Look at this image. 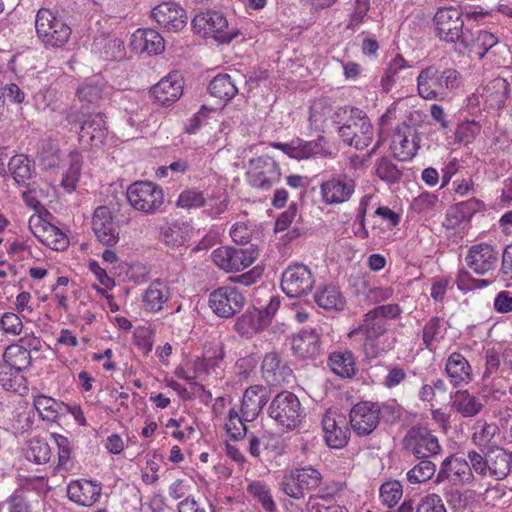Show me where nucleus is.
<instances>
[{"mask_svg": "<svg viewBox=\"0 0 512 512\" xmlns=\"http://www.w3.org/2000/svg\"><path fill=\"white\" fill-rule=\"evenodd\" d=\"M462 83V77L454 68L440 69L430 65L421 69L417 77V93L424 100L446 99Z\"/></svg>", "mask_w": 512, "mask_h": 512, "instance_id": "f257e3e1", "label": "nucleus"}, {"mask_svg": "<svg viewBox=\"0 0 512 512\" xmlns=\"http://www.w3.org/2000/svg\"><path fill=\"white\" fill-rule=\"evenodd\" d=\"M268 415L284 430L297 428L304 417L298 397L289 391H282L272 399Z\"/></svg>", "mask_w": 512, "mask_h": 512, "instance_id": "f03ea898", "label": "nucleus"}, {"mask_svg": "<svg viewBox=\"0 0 512 512\" xmlns=\"http://www.w3.org/2000/svg\"><path fill=\"white\" fill-rule=\"evenodd\" d=\"M35 29L39 40L46 47L64 46L72 33L71 28L61 18L45 8L37 12Z\"/></svg>", "mask_w": 512, "mask_h": 512, "instance_id": "7ed1b4c3", "label": "nucleus"}, {"mask_svg": "<svg viewBox=\"0 0 512 512\" xmlns=\"http://www.w3.org/2000/svg\"><path fill=\"white\" fill-rule=\"evenodd\" d=\"M438 37L447 43H459L468 48L469 36L464 31V20L458 8H439L434 16Z\"/></svg>", "mask_w": 512, "mask_h": 512, "instance_id": "20e7f679", "label": "nucleus"}, {"mask_svg": "<svg viewBox=\"0 0 512 512\" xmlns=\"http://www.w3.org/2000/svg\"><path fill=\"white\" fill-rule=\"evenodd\" d=\"M192 25L198 34L213 37L220 43H229L238 35V30L229 26L226 16L220 11L201 12L193 18Z\"/></svg>", "mask_w": 512, "mask_h": 512, "instance_id": "39448f33", "label": "nucleus"}, {"mask_svg": "<svg viewBox=\"0 0 512 512\" xmlns=\"http://www.w3.org/2000/svg\"><path fill=\"white\" fill-rule=\"evenodd\" d=\"M342 140L356 149L368 147L373 140V127L368 117L359 109H351L350 116L338 128Z\"/></svg>", "mask_w": 512, "mask_h": 512, "instance_id": "423d86ee", "label": "nucleus"}, {"mask_svg": "<svg viewBox=\"0 0 512 512\" xmlns=\"http://www.w3.org/2000/svg\"><path fill=\"white\" fill-rule=\"evenodd\" d=\"M388 330V322H383L374 314L368 311L362 320V323L349 332L348 337L353 338L358 334L364 335L362 349L367 359L378 357L386 349L380 343V337Z\"/></svg>", "mask_w": 512, "mask_h": 512, "instance_id": "0eeeda50", "label": "nucleus"}, {"mask_svg": "<svg viewBox=\"0 0 512 512\" xmlns=\"http://www.w3.org/2000/svg\"><path fill=\"white\" fill-rule=\"evenodd\" d=\"M127 199L134 209L153 214L163 205L164 193L162 188L153 182L137 181L129 185Z\"/></svg>", "mask_w": 512, "mask_h": 512, "instance_id": "6e6552de", "label": "nucleus"}, {"mask_svg": "<svg viewBox=\"0 0 512 512\" xmlns=\"http://www.w3.org/2000/svg\"><path fill=\"white\" fill-rule=\"evenodd\" d=\"M322 482L321 473L312 466L294 468L283 476L282 491L296 500L302 499L305 491L318 488Z\"/></svg>", "mask_w": 512, "mask_h": 512, "instance_id": "1a4fd4ad", "label": "nucleus"}, {"mask_svg": "<svg viewBox=\"0 0 512 512\" xmlns=\"http://www.w3.org/2000/svg\"><path fill=\"white\" fill-rule=\"evenodd\" d=\"M258 256V249L254 245L247 248L223 246L212 252L214 264L228 273L239 272L248 268Z\"/></svg>", "mask_w": 512, "mask_h": 512, "instance_id": "9d476101", "label": "nucleus"}, {"mask_svg": "<svg viewBox=\"0 0 512 512\" xmlns=\"http://www.w3.org/2000/svg\"><path fill=\"white\" fill-rule=\"evenodd\" d=\"M248 183L256 188L269 190L281 179L279 164L269 156L253 158L246 173Z\"/></svg>", "mask_w": 512, "mask_h": 512, "instance_id": "9b49d317", "label": "nucleus"}, {"mask_svg": "<svg viewBox=\"0 0 512 512\" xmlns=\"http://www.w3.org/2000/svg\"><path fill=\"white\" fill-rule=\"evenodd\" d=\"M403 446L417 459H429L441 452L438 438L424 427L410 428L403 438Z\"/></svg>", "mask_w": 512, "mask_h": 512, "instance_id": "f8f14e48", "label": "nucleus"}, {"mask_svg": "<svg viewBox=\"0 0 512 512\" xmlns=\"http://www.w3.org/2000/svg\"><path fill=\"white\" fill-rule=\"evenodd\" d=\"M315 283L314 275L308 266L294 264L288 266L282 274V291L291 298L308 294Z\"/></svg>", "mask_w": 512, "mask_h": 512, "instance_id": "ddd939ff", "label": "nucleus"}, {"mask_svg": "<svg viewBox=\"0 0 512 512\" xmlns=\"http://www.w3.org/2000/svg\"><path fill=\"white\" fill-rule=\"evenodd\" d=\"M246 302L243 293L236 287L223 286L209 296V306L222 318H229L240 312Z\"/></svg>", "mask_w": 512, "mask_h": 512, "instance_id": "4468645a", "label": "nucleus"}, {"mask_svg": "<svg viewBox=\"0 0 512 512\" xmlns=\"http://www.w3.org/2000/svg\"><path fill=\"white\" fill-rule=\"evenodd\" d=\"M349 418L358 436L370 435L380 423V406L370 401L359 402L351 408Z\"/></svg>", "mask_w": 512, "mask_h": 512, "instance_id": "2eb2a0df", "label": "nucleus"}, {"mask_svg": "<svg viewBox=\"0 0 512 512\" xmlns=\"http://www.w3.org/2000/svg\"><path fill=\"white\" fill-rule=\"evenodd\" d=\"M356 188L354 179L346 174H337L320 185L322 202L326 205H338L348 202Z\"/></svg>", "mask_w": 512, "mask_h": 512, "instance_id": "dca6fc26", "label": "nucleus"}, {"mask_svg": "<svg viewBox=\"0 0 512 512\" xmlns=\"http://www.w3.org/2000/svg\"><path fill=\"white\" fill-rule=\"evenodd\" d=\"M472 480L473 473L469 463L465 459L449 456L441 463L435 483L448 482L454 487H459L469 484Z\"/></svg>", "mask_w": 512, "mask_h": 512, "instance_id": "f3484780", "label": "nucleus"}, {"mask_svg": "<svg viewBox=\"0 0 512 512\" xmlns=\"http://www.w3.org/2000/svg\"><path fill=\"white\" fill-rule=\"evenodd\" d=\"M92 230L103 245L114 246L119 241L118 224L107 206H99L95 209L92 217Z\"/></svg>", "mask_w": 512, "mask_h": 512, "instance_id": "a211bd4d", "label": "nucleus"}, {"mask_svg": "<svg viewBox=\"0 0 512 512\" xmlns=\"http://www.w3.org/2000/svg\"><path fill=\"white\" fill-rule=\"evenodd\" d=\"M419 142L420 137L417 131L413 127L402 123L393 133L391 149L397 159L408 161L416 155Z\"/></svg>", "mask_w": 512, "mask_h": 512, "instance_id": "6ab92c4d", "label": "nucleus"}, {"mask_svg": "<svg viewBox=\"0 0 512 512\" xmlns=\"http://www.w3.org/2000/svg\"><path fill=\"white\" fill-rule=\"evenodd\" d=\"M263 379L270 386L289 384L293 380V372L290 366L277 352L267 353L261 364Z\"/></svg>", "mask_w": 512, "mask_h": 512, "instance_id": "aec40b11", "label": "nucleus"}, {"mask_svg": "<svg viewBox=\"0 0 512 512\" xmlns=\"http://www.w3.org/2000/svg\"><path fill=\"white\" fill-rule=\"evenodd\" d=\"M153 19L165 30L177 32L186 27V11L175 2H163L152 10Z\"/></svg>", "mask_w": 512, "mask_h": 512, "instance_id": "412c9836", "label": "nucleus"}, {"mask_svg": "<svg viewBox=\"0 0 512 512\" xmlns=\"http://www.w3.org/2000/svg\"><path fill=\"white\" fill-rule=\"evenodd\" d=\"M466 263L473 272L484 275L496 268L498 252L486 243L473 245L466 256Z\"/></svg>", "mask_w": 512, "mask_h": 512, "instance_id": "4be33fe9", "label": "nucleus"}, {"mask_svg": "<svg viewBox=\"0 0 512 512\" xmlns=\"http://www.w3.org/2000/svg\"><path fill=\"white\" fill-rule=\"evenodd\" d=\"M152 95L163 106L176 102L183 93V80L177 73L162 78L152 87Z\"/></svg>", "mask_w": 512, "mask_h": 512, "instance_id": "5701e85b", "label": "nucleus"}, {"mask_svg": "<svg viewBox=\"0 0 512 512\" xmlns=\"http://www.w3.org/2000/svg\"><path fill=\"white\" fill-rule=\"evenodd\" d=\"M269 400V391L263 385L248 387L243 395L241 412L246 421H254Z\"/></svg>", "mask_w": 512, "mask_h": 512, "instance_id": "b1692460", "label": "nucleus"}, {"mask_svg": "<svg viewBox=\"0 0 512 512\" xmlns=\"http://www.w3.org/2000/svg\"><path fill=\"white\" fill-rule=\"evenodd\" d=\"M294 355L300 359H315L321 354L320 335L316 330H302L292 339Z\"/></svg>", "mask_w": 512, "mask_h": 512, "instance_id": "393cba45", "label": "nucleus"}, {"mask_svg": "<svg viewBox=\"0 0 512 512\" xmlns=\"http://www.w3.org/2000/svg\"><path fill=\"white\" fill-rule=\"evenodd\" d=\"M324 438L327 445L331 448H343L349 439V429L346 426L345 419L338 416V420L331 415H325L322 420Z\"/></svg>", "mask_w": 512, "mask_h": 512, "instance_id": "a878e982", "label": "nucleus"}, {"mask_svg": "<svg viewBox=\"0 0 512 512\" xmlns=\"http://www.w3.org/2000/svg\"><path fill=\"white\" fill-rule=\"evenodd\" d=\"M321 140L322 138L318 141H304L300 138H296L289 143L273 142L271 146L281 150L290 158L303 160L321 153L323 150L320 144Z\"/></svg>", "mask_w": 512, "mask_h": 512, "instance_id": "bb28decb", "label": "nucleus"}, {"mask_svg": "<svg viewBox=\"0 0 512 512\" xmlns=\"http://www.w3.org/2000/svg\"><path fill=\"white\" fill-rule=\"evenodd\" d=\"M101 490V486L91 480H75L68 485L67 495L79 505L91 506L100 497Z\"/></svg>", "mask_w": 512, "mask_h": 512, "instance_id": "cd10ccee", "label": "nucleus"}, {"mask_svg": "<svg viewBox=\"0 0 512 512\" xmlns=\"http://www.w3.org/2000/svg\"><path fill=\"white\" fill-rule=\"evenodd\" d=\"M510 94V85L506 79L497 77L489 81L481 95L485 104L492 109H501Z\"/></svg>", "mask_w": 512, "mask_h": 512, "instance_id": "c85d7f7f", "label": "nucleus"}, {"mask_svg": "<svg viewBox=\"0 0 512 512\" xmlns=\"http://www.w3.org/2000/svg\"><path fill=\"white\" fill-rule=\"evenodd\" d=\"M92 49L104 60H121L125 57L124 42L116 36L100 35L95 37Z\"/></svg>", "mask_w": 512, "mask_h": 512, "instance_id": "c756f323", "label": "nucleus"}, {"mask_svg": "<svg viewBox=\"0 0 512 512\" xmlns=\"http://www.w3.org/2000/svg\"><path fill=\"white\" fill-rule=\"evenodd\" d=\"M132 45L149 55H157L165 48L163 37L153 29H138L132 35Z\"/></svg>", "mask_w": 512, "mask_h": 512, "instance_id": "7c9ffc66", "label": "nucleus"}, {"mask_svg": "<svg viewBox=\"0 0 512 512\" xmlns=\"http://www.w3.org/2000/svg\"><path fill=\"white\" fill-rule=\"evenodd\" d=\"M489 474L497 479L505 478L512 470V452L499 446L488 449Z\"/></svg>", "mask_w": 512, "mask_h": 512, "instance_id": "2f4dec72", "label": "nucleus"}, {"mask_svg": "<svg viewBox=\"0 0 512 512\" xmlns=\"http://www.w3.org/2000/svg\"><path fill=\"white\" fill-rule=\"evenodd\" d=\"M106 122L103 116L98 113L90 116L80 127L79 139L87 145H97L105 138Z\"/></svg>", "mask_w": 512, "mask_h": 512, "instance_id": "473e14b6", "label": "nucleus"}, {"mask_svg": "<svg viewBox=\"0 0 512 512\" xmlns=\"http://www.w3.org/2000/svg\"><path fill=\"white\" fill-rule=\"evenodd\" d=\"M171 297L169 287L160 280H155L146 289L143 295V303L147 310L159 312L163 304Z\"/></svg>", "mask_w": 512, "mask_h": 512, "instance_id": "72a5a7b5", "label": "nucleus"}, {"mask_svg": "<svg viewBox=\"0 0 512 512\" xmlns=\"http://www.w3.org/2000/svg\"><path fill=\"white\" fill-rule=\"evenodd\" d=\"M445 370L455 385L471 380V367L467 359L458 352H453L447 359Z\"/></svg>", "mask_w": 512, "mask_h": 512, "instance_id": "f704fd0d", "label": "nucleus"}, {"mask_svg": "<svg viewBox=\"0 0 512 512\" xmlns=\"http://www.w3.org/2000/svg\"><path fill=\"white\" fill-rule=\"evenodd\" d=\"M328 364L341 378H352L357 372L356 361L351 351H338L330 354Z\"/></svg>", "mask_w": 512, "mask_h": 512, "instance_id": "c9c22d12", "label": "nucleus"}, {"mask_svg": "<svg viewBox=\"0 0 512 512\" xmlns=\"http://www.w3.org/2000/svg\"><path fill=\"white\" fill-rule=\"evenodd\" d=\"M315 302L325 310L342 311L345 307V298L335 285H326L319 288L314 294Z\"/></svg>", "mask_w": 512, "mask_h": 512, "instance_id": "e433bc0d", "label": "nucleus"}, {"mask_svg": "<svg viewBox=\"0 0 512 512\" xmlns=\"http://www.w3.org/2000/svg\"><path fill=\"white\" fill-rule=\"evenodd\" d=\"M208 89L212 96L224 101L232 99L238 93L236 83L229 74L215 76Z\"/></svg>", "mask_w": 512, "mask_h": 512, "instance_id": "4c0bfd02", "label": "nucleus"}, {"mask_svg": "<svg viewBox=\"0 0 512 512\" xmlns=\"http://www.w3.org/2000/svg\"><path fill=\"white\" fill-rule=\"evenodd\" d=\"M452 408L464 417H473L483 408L482 403L468 391H457L452 401Z\"/></svg>", "mask_w": 512, "mask_h": 512, "instance_id": "58836bf2", "label": "nucleus"}, {"mask_svg": "<svg viewBox=\"0 0 512 512\" xmlns=\"http://www.w3.org/2000/svg\"><path fill=\"white\" fill-rule=\"evenodd\" d=\"M105 83L101 78L85 80L77 89V96L81 102L97 103L103 95Z\"/></svg>", "mask_w": 512, "mask_h": 512, "instance_id": "ea45409f", "label": "nucleus"}, {"mask_svg": "<svg viewBox=\"0 0 512 512\" xmlns=\"http://www.w3.org/2000/svg\"><path fill=\"white\" fill-rule=\"evenodd\" d=\"M444 321L438 316L430 318L423 327V344L429 351L435 350L436 343H439L444 337Z\"/></svg>", "mask_w": 512, "mask_h": 512, "instance_id": "a19ab883", "label": "nucleus"}, {"mask_svg": "<svg viewBox=\"0 0 512 512\" xmlns=\"http://www.w3.org/2000/svg\"><path fill=\"white\" fill-rule=\"evenodd\" d=\"M497 434L499 427L483 419H478L472 427V441L479 447L488 446Z\"/></svg>", "mask_w": 512, "mask_h": 512, "instance_id": "79ce46f5", "label": "nucleus"}, {"mask_svg": "<svg viewBox=\"0 0 512 512\" xmlns=\"http://www.w3.org/2000/svg\"><path fill=\"white\" fill-rule=\"evenodd\" d=\"M34 234L43 244L55 251L66 249L69 243L67 236L58 227L51 224L43 226L42 235L36 232Z\"/></svg>", "mask_w": 512, "mask_h": 512, "instance_id": "37998d69", "label": "nucleus"}, {"mask_svg": "<svg viewBox=\"0 0 512 512\" xmlns=\"http://www.w3.org/2000/svg\"><path fill=\"white\" fill-rule=\"evenodd\" d=\"M3 361L10 365L14 372H21L31 365V355L21 346L9 345L4 351Z\"/></svg>", "mask_w": 512, "mask_h": 512, "instance_id": "c03bdc74", "label": "nucleus"}, {"mask_svg": "<svg viewBox=\"0 0 512 512\" xmlns=\"http://www.w3.org/2000/svg\"><path fill=\"white\" fill-rule=\"evenodd\" d=\"M82 168V156L78 152L69 154V168L64 173L61 186L69 193L73 192L79 182Z\"/></svg>", "mask_w": 512, "mask_h": 512, "instance_id": "a18cd8bd", "label": "nucleus"}, {"mask_svg": "<svg viewBox=\"0 0 512 512\" xmlns=\"http://www.w3.org/2000/svg\"><path fill=\"white\" fill-rule=\"evenodd\" d=\"M33 405L42 420L48 422L55 421L62 410V405L60 403L45 395L36 396L34 398Z\"/></svg>", "mask_w": 512, "mask_h": 512, "instance_id": "49530a36", "label": "nucleus"}, {"mask_svg": "<svg viewBox=\"0 0 512 512\" xmlns=\"http://www.w3.org/2000/svg\"><path fill=\"white\" fill-rule=\"evenodd\" d=\"M8 168L13 179L20 185L27 184L32 176L31 162L23 154L11 157Z\"/></svg>", "mask_w": 512, "mask_h": 512, "instance_id": "de8ad7c7", "label": "nucleus"}, {"mask_svg": "<svg viewBox=\"0 0 512 512\" xmlns=\"http://www.w3.org/2000/svg\"><path fill=\"white\" fill-rule=\"evenodd\" d=\"M419 462L407 472L410 484H421L430 480L436 472V465L428 458L418 459Z\"/></svg>", "mask_w": 512, "mask_h": 512, "instance_id": "09e8293b", "label": "nucleus"}, {"mask_svg": "<svg viewBox=\"0 0 512 512\" xmlns=\"http://www.w3.org/2000/svg\"><path fill=\"white\" fill-rule=\"evenodd\" d=\"M406 60L401 55H396L385 69L384 76L381 79V86L384 92L388 93L396 83L402 70L409 68Z\"/></svg>", "mask_w": 512, "mask_h": 512, "instance_id": "8fccbe9b", "label": "nucleus"}, {"mask_svg": "<svg viewBox=\"0 0 512 512\" xmlns=\"http://www.w3.org/2000/svg\"><path fill=\"white\" fill-rule=\"evenodd\" d=\"M190 227L187 224L175 223L162 231L163 241L172 247L184 245L189 239Z\"/></svg>", "mask_w": 512, "mask_h": 512, "instance_id": "3c124183", "label": "nucleus"}, {"mask_svg": "<svg viewBox=\"0 0 512 512\" xmlns=\"http://www.w3.org/2000/svg\"><path fill=\"white\" fill-rule=\"evenodd\" d=\"M247 490L266 512H275L276 504L269 487L265 483L261 481L252 482L248 485Z\"/></svg>", "mask_w": 512, "mask_h": 512, "instance_id": "603ef678", "label": "nucleus"}, {"mask_svg": "<svg viewBox=\"0 0 512 512\" xmlns=\"http://www.w3.org/2000/svg\"><path fill=\"white\" fill-rule=\"evenodd\" d=\"M471 50L482 59L498 43V38L488 31H479L474 38H469Z\"/></svg>", "mask_w": 512, "mask_h": 512, "instance_id": "864d4df0", "label": "nucleus"}, {"mask_svg": "<svg viewBox=\"0 0 512 512\" xmlns=\"http://www.w3.org/2000/svg\"><path fill=\"white\" fill-rule=\"evenodd\" d=\"M25 456L29 461L43 464L49 461L51 450L47 442L40 438H33L28 442Z\"/></svg>", "mask_w": 512, "mask_h": 512, "instance_id": "5fc2aeb1", "label": "nucleus"}, {"mask_svg": "<svg viewBox=\"0 0 512 512\" xmlns=\"http://www.w3.org/2000/svg\"><path fill=\"white\" fill-rule=\"evenodd\" d=\"M402 494V485L396 480L383 483L379 489V497L382 504L389 508L394 507L399 502Z\"/></svg>", "mask_w": 512, "mask_h": 512, "instance_id": "6e6d98bb", "label": "nucleus"}, {"mask_svg": "<svg viewBox=\"0 0 512 512\" xmlns=\"http://www.w3.org/2000/svg\"><path fill=\"white\" fill-rule=\"evenodd\" d=\"M375 173L383 181L396 183L401 179L402 172L388 158H381L375 164Z\"/></svg>", "mask_w": 512, "mask_h": 512, "instance_id": "4d7b16f0", "label": "nucleus"}, {"mask_svg": "<svg viewBox=\"0 0 512 512\" xmlns=\"http://www.w3.org/2000/svg\"><path fill=\"white\" fill-rule=\"evenodd\" d=\"M245 422L247 421L244 419L243 414L242 417H240L234 409L229 411V416L225 427L227 433L232 439L240 440L246 435L247 428Z\"/></svg>", "mask_w": 512, "mask_h": 512, "instance_id": "13d9d810", "label": "nucleus"}, {"mask_svg": "<svg viewBox=\"0 0 512 512\" xmlns=\"http://www.w3.org/2000/svg\"><path fill=\"white\" fill-rule=\"evenodd\" d=\"M481 126L474 120H467L460 123L455 131V137L458 142L469 144L479 134Z\"/></svg>", "mask_w": 512, "mask_h": 512, "instance_id": "bf43d9fd", "label": "nucleus"}, {"mask_svg": "<svg viewBox=\"0 0 512 512\" xmlns=\"http://www.w3.org/2000/svg\"><path fill=\"white\" fill-rule=\"evenodd\" d=\"M205 205V197L202 192L195 189L183 191L177 200V206L184 209L198 208Z\"/></svg>", "mask_w": 512, "mask_h": 512, "instance_id": "052dcab7", "label": "nucleus"}, {"mask_svg": "<svg viewBox=\"0 0 512 512\" xmlns=\"http://www.w3.org/2000/svg\"><path fill=\"white\" fill-rule=\"evenodd\" d=\"M39 164L44 169H51L58 165L60 161L59 150L51 143H43L38 155Z\"/></svg>", "mask_w": 512, "mask_h": 512, "instance_id": "680f3d73", "label": "nucleus"}, {"mask_svg": "<svg viewBox=\"0 0 512 512\" xmlns=\"http://www.w3.org/2000/svg\"><path fill=\"white\" fill-rule=\"evenodd\" d=\"M439 205L438 196L432 193H422L412 202V209L417 213H428Z\"/></svg>", "mask_w": 512, "mask_h": 512, "instance_id": "e2e57ef3", "label": "nucleus"}, {"mask_svg": "<svg viewBox=\"0 0 512 512\" xmlns=\"http://www.w3.org/2000/svg\"><path fill=\"white\" fill-rule=\"evenodd\" d=\"M235 329L240 335L249 337L260 332L263 329V324H259L251 315L245 314L237 320Z\"/></svg>", "mask_w": 512, "mask_h": 512, "instance_id": "0e129e2a", "label": "nucleus"}, {"mask_svg": "<svg viewBox=\"0 0 512 512\" xmlns=\"http://www.w3.org/2000/svg\"><path fill=\"white\" fill-rule=\"evenodd\" d=\"M225 358L224 346L221 343L216 344L206 352L205 365L208 369L216 372V369L222 368V363Z\"/></svg>", "mask_w": 512, "mask_h": 512, "instance_id": "69168bd1", "label": "nucleus"}, {"mask_svg": "<svg viewBox=\"0 0 512 512\" xmlns=\"http://www.w3.org/2000/svg\"><path fill=\"white\" fill-rule=\"evenodd\" d=\"M416 512H447L443 500L437 494H429L422 498Z\"/></svg>", "mask_w": 512, "mask_h": 512, "instance_id": "338daca9", "label": "nucleus"}, {"mask_svg": "<svg viewBox=\"0 0 512 512\" xmlns=\"http://www.w3.org/2000/svg\"><path fill=\"white\" fill-rule=\"evenodd\" d=\"M0 326L5 333L12 335H19L23 328V324L19 316L12 312L3 314L0 319Z\"/></svg>", "mask_w": 512, "mask_h": 512, "instance_id": "774afa93", "label": "nucleus"}]
</instances>
